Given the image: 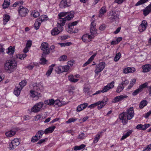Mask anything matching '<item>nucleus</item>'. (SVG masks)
Masks as SVG:
<instances>
[{
  "instance_id": "48",
  "label": "nucleus",
  "mask_w": 151,
  "mask_h": 151,
  "mask_svg": "<svg viewBox=\"0 0 151 151\" xmlns=\"http://www.w3.org/2000/svg\"><path fill=\"white\" fill-rule=\"evenodd\" d=\"M39 137L36 135V134L35 136L33 137L31 139V141L33 142H36L38 140H39L40 138H39Z\"/></svg>"
},
{
  "instance_id": "26",
  "label": "nucleus",
  "mask_w": 151,
  "mask_h": 151,
  "mask_svg": "<svg viewBox=\"0 0 151 151\" xmlns=\"http://www.w3.org/2000/svg\"><path fill=\"white\" fill-rule=\"evenodd\" d=\"M55 64H53L50 66L49 68V69L47 72L46 75L47 76H49L52 73V71L53 69V67L55 66Z\"/></svg>"
},
{
  "instance_id": "31",
  "label": "nucleus",
  "mask_w": 151,
  "mask_h": 151,
  "mask_svg": "<svg viewBox=\"0 0 151 151\" xmlns=\"http://www.w3.org/2000/svg\"><path fill=\"white\" fill-rule=\"evenodd\" d=\"M10 0H4V2L3 4V8L4 9L7 8L10 4Z\"/></svg>"
},
{
  "instance_id": "62",
  "label": "nucleus",
  "mask_w": 151,
  "mask_h": 151,
  "mask_svg": "<svg viewBox=\"0 0 151 151\" xmlns=\"http://www.w3.org/2000/svg\"><path fill=\"white\" fill-rule=\"evenodd\" d=\"M92 61L89 58L88 60L86 61L83 65V67H85L88 64L91 62Z\"/></svg>"
},
{
  "instance_id": "44",
  "label": "nucleus",
  "mask_w": 151,
  "mask_h": 151,
  "mask_svg": "<svg viewBox=\"0 0 151 151\" xmlns=\"http://www.w3.org/2000/svg\"><path fill=\"white\" fill-rule=\"evenodd\" d=\"M12 142L14 144V145L16 147L18 146L20 144L19 140L17 139H14L12 141Z\"/></svg>"
},
{
  "instance_id": "11",
  "label": "nucleus",
  "mask_w": 151,
  "mask_h": 151,
  "mask_svg": "<svg viewBox=\"0 0 151 151\" xmlns=\"http://www.w3.org/2000/svg\"><path fill=\"white\" fill-rule=\"evenodd\" d=\"M106 64L105 62H102L96 65L95 72L98 74L103 70L105 67Z\"/></svg>"
},
{
  "instance_id": "27",
  "label": "nucleus",
  "mask_w": 151,
  "mask_h": 151,
  "mask_svg": "<svg viewBox=\"0 0 151 151\" xmlns=\"http://www.w3.org/2000/svg\"><path fill=\"white\" fill-rule=\"evenodd\" d=\"M16 134V132L13 130H11L9 131L6 132L5 133L6 136L8 137H11L14 135Z\"/></svg>"
},
{
  "instance_id": "52",
  "label": "nucleus",
  "mask_w": 151,
  "mask_h": 151,
  "mask_svg": "<svg viewBox=\"0 0 151 151\" xmlns=\"http://www.w3.org/2000/svg\"><path fill=\"white\" fill-rule=\"evenodd\" d=\"M151 149V144L147 146V147L144 148L142 151H150Z\"/></svg>"
},
{
  "instance_id": "54",
  "label": "nucleus",
  "mask_w": 151,
  "mask_h": 151,
  "mask_svg": "<svg viewBox=\"0 0 151 151\" xmlns=\"http://www.w3.org/2000/svg\"><path fill=\"white\" fill-rule=\"evenodd\" d=\"M77 120L76 119H74L73 118H70L66 122L67 123L69 124L72 122H74L76 121Z\"/></svg>"
},
{
  "instance_id": "25",
  "label": "nucleus",
  "mask_w": 151,
  "mask_h": 151,
  "mask_svg": "<svg viewBox=\"0 0 151 151\" xmlns=\"http://www.w3.org/2000/svg\"><path fill=\"white\" fill-rule=\"evenodd\" d=\"M3 24L5 25L9 21L10 19V17L8 14H6L4 15L3 17Z\"/></svg>"
},
{
  "instance_id": "3",
  "label": "nucleus",
  "mask_w": 151,
  "mask_h": 151,
  "mask_svg": "<svg viewBox=\"0 0 151 151\" xmlns=\"http://www.w3.org/2000/svg\"><path fill=\"white\" fill-rule=\"evenodd\" d=\"M74 14V12L73 11L69 12H61L58 14L59 18L58 20L60 22H62V23H64V25L65 22L69 21L73 18Z\"/></svg>"
},
{
  "instance_id": "22",
  "label": "nucleus",
  "mask_w": 151,
  "mask_h": 151,
  "mask_svg": "<svg viewBox=\"0 0 151 151\" xmlns=\"http://www.w3.org/2000/svg\"><path fill=\"white\" fill-rule=\"evenodd\" d=\"M135 71V69L134 68L128 67L124 69L123 70V72L124 73L127 74L133 73Z\"/></svg>"
},
{
  "instance_id": "64",
  "label": "nucleus",
  "mask_w": 151,
  "mask_h": 151,
  "mask_svg": "<svg viewBox=\"0 0 151 151\" xmlns=\"http://www.w3.org/2000/svg\"><path fill=\"white\" fill-rule=\"evenodd\" d=\"M147 88L149 92V95L151 96V85L147 87Z\"/></svg>"
},
{
  "instance_id": "18",
  "label": "nucleus",
  "mask_w": 151,
  "mask_h": 151,
  "mask_svg": "<svg viewBox=\"0 0 151 151\" xmlns=\"http://www.w3.org/2000/svg\"><path fill=\"white\" fill-rule=\"evenodd\" d=\"M93 38V37L92 36L86 34L82 36V39L84 42H87L90 41L91 39Z\"/></svg>"
},
{
  "instance_id": "24",
  "label": "nucleus",
  "mask_w": 151,
  "mask_h": 151,
  "mask_svg": "<svg viewBox=\"0 0 151 151\" xmlns=\"http://www.w3.org/2000/svg\"><path fill=\"white\" fill-rule=\"evenodd\" d=\"M142 68L143 72H147L150 70L151 65L150 64L145 65L142 66Z\"/></svg>"
},
{
  "instance_id": "47",
  "label": "nucleus",
  "mask_w": 151,
  "mask_h": 151,
  "mask_svg": "<svg viewBox=\"0 0 151 151\" xmlns=\"http://www.w3.org/2000/svg\"><path fill=\"white\" fill-rule=\"evenodd\" d=\"M148 85V83L147 82H146L145 83H144L141 85H140L139 87V88H140V89L141 90V91H142V89L144 88H147L148 87L147 86Z\"/></svg>"
},
{
  "instance_id": "15",
  "label": "nucleus",
  "mask_w": 151,
  "mask_h": 151,
  "mask_svg": "<svg viewBox=\"0 0 151 151\" xmlns=\"http://www.w3.org/2000/svg\"><path fill=\"white\" fill-rule=\"evenodd\" d=\"M114 82L112 81L110 83L108 84L106 86H105L103 88L102 92L104 93L107 91L113 88L114 86Z\"/></svg>"
},
{
  "instance_id": "50",
  "label": "nucleus",
  "mask_w": 151,
  "mask_h": 151,
  "mask_svg": "<svg viewBox=\"0 0 151 151\" xmlns=\"http://www.w3.org/2000/svg\"><path fill=\"white\" fill-rule=\"evenodd\" d=\"M67 57V56L63 55L61 56L59 58V59L60 61H63L66 60Z\"/></svg>"
},
{
  "instance_id": "9",
  "label": "nucleus",
  "mask_w": 151,
  "mask_h": 151,
  "mask_svg": "<svg viewBox=\"0 0 151 151\" xmlns=\"http://www.w3.org/2000/svg\"><path fill=\"white\" fill-rule=\"evenodd\" d=\"M43 103L42 102H40L36 104L32 108V111L35 113L39 112L43 107Z\"/></svg>"
},
{
  "instance_id": "41",
  "label": "nucleus",
  "mask_w": 151,
  "mask_h": 151,
  "mask_svg": "<svg viewBox=\"0 0 151 151\" xmlns=\"http://www.w3.org/2000/svg\"><path fill=\"white\" fill-rule=\"evenodd\" d=\"M121 56V53L120 52H119L117 53L114 58V60L115 61H117L120 58Z\"/></svg>"
},
{
  "instance_id": "29",
  "label": "nucleus",
  "mask_w": 151,
  "mask_h": 151,
  "mask_svg": "<svg viewBox=\"0 0 151 151\" xmlns=\"http://www.w3.org/2000/svg\"><path fill=\"white\" fill-rule=\"evenodd\" d=\"M14 47L10 46L8 49L7 53L9 55H12L14 52Z\"/></svg>"
},
{
  "instance_id": "57",
  "label": "nucleus",
  "mask_w": 151,
  "mask_h": 151,
  "mask_svg": "<svg viewBox=\"0 0 151 151\" xmlns=\"http://www.w3.org/2000/svg\"><path fill=\"white\" fill-rule=\"evenodd\" d=\"M32 45V41L30 40L28 41L26 44V47L29 48Z\"/></svg>"
},
{
  "instance_id": "8",
  "label": "nucleus",
  "mask_w": 151,
  "mask_h": 151,
  "mask_svg": "<svg viewBox=\"0 0 151 151\" xmlns=\"http://www.w3.org/2000/svg\"><path fill=\"white\" fill-rule=\"evenodd\" d=\"M47 20V17H46L45 15L42 16L40 17L37 18L34 24V27L35 29L36 30L38 29L39 28L41 23Z\"/></svg>"
},
{
  "instance_id": "46",
  "label": "nucleus",
  "mask_w": 151,
  "mask_h": 151,
  "mask_svg": "<svg viewBox=\"0 0 151 151\" xmlns=\"http://www.w3.org/2000/svg\"><path fill=\"white\" fill-rule=\"evenodd\" d=\"M16 147L14 145L12 142L9 143V148L10 150H13Z\"/></svg>"
},
{
  "instance_id": "40",
  "label": "nucleus",
  "mask_w": 151,
  "mask_h": 151,
  "mask_svg": "<svg viewBox=\"0 0 151 151\" xmlns=\"http://www.w3.org/2000/svg\"><path fill=\"white\" fill-rule=\"evenodd\" d=\"M60 45L61 47H65L66 46H69L71 44L70 42H67L66 43H59L58 44Z\"/></svg>"
},
{
  "instance_id": "36",
  "label": "nucleus",
  "mask_w": 151,
  "mask_h": 151,
  "mask_svg": "<svg viewBox=\"0 0 151 151\" xmlns=\"http://www.w3.org/2000/svg\"><path fill=\"white\" fill-rule=\"evenodd\" d=\"M147 102L146 100H143L140 102L139 104V107L140 109H142L147 105Z\"/></svg>"
},
{
  "instance_id": "6",
  "label": "nucleus",
  "mask_w": 151,
  "mask_h": 151,
  "mask_svg": "<svg viewBox=\"0 0 151 151\" xmlns=\"http://www.w3.org/2000/svg\"><path fill=\"white\" fill-rule=\"evenodd\" d=\"M40 85L37 84H34L33 85V89L34 90L33 91L32 90L30 91V93L32 95V96L34 97H37V98H39V97L41 96L40 93H38L35 91H41L42 90L40 88Z\"/></svg>"
},
{
  "instance_id": "19",
  "label": "nucleus",
  "mask_w": 151,
  "mask_h": 151,
  "mask_svg": "<svg viewBox=\"0 0 151 151\" xmlns=\"http://www.w3.org/2000/svg\"><path fill=\"white\" fill-rule=\"evenodd\" d=\"M128 97V96L126 95H121L119 96H118L115 97L113 99L112 102L113 103H116Z\"/></svg>"
},
{
  "instance_id": "2",
  "label": "nucleus",
  "mask_w": 151,
  "mask_h": 151,
  "mask_svg": "<svg viewBox=\"0 0 151 151\" xmlns=\"http://www.w3.org/2000/svg\"><path fill=\"white\" fill-rule=\"evenodd\" d=\"M17 65V62L14 60H7L4 63V69L7 73H10L16 69Z\"/></svg>"
},
{
  "instance_id": "4",
  "label": "nucleus",
  "mask_w": 151,
  "mask_h": 151,
  "mask_svg": "<svg viewBox=\"0 0 151 151\" xmlns=\"http://www.w3.org/2000/svg\"><path fill=\"white\" fill-rule=\"evenodd\" d=\"M108 100L107 99H104L102 101H99L97 102L91 104L88 106V107L92 109L96 106H98V109L99 110L102 108L107 103Z\"/></svg>"
},
{
  "instance_id": "1",
  "label": "nucleus",
  "mask_w": 151,
  "mask_h": 151,
  "mask_svg": "<svg viewBox=\"0 0 151 151\" xmlns=\"http://www.w3.org/2000/svg\"><path fill=\"white\" fill-rule=\"evenodd\" d=\"M134 115L133 108L131 107L128 109L126 112L120 114L119 115V118L122 120L123 124H126L127 123L128 120L131 119L133 117Z\"/></svg>"
},
{
  "instance_id": "43",
  "label": "nucleus",
  "mask_w": 151,
  "mask_h": 151,
  "mask_svg": "<svg viewBox=\"0 0 151 151\" xmlns=\"http://www.w3.org/2000/svg\"><path fill=\"white\" fill-rule=\"evenodd\" d=\"M148 0H140L135 5L136 6H138V5H140L142 4H144Z\"/></svg>"
},
{
  "instance_id": "56",
  "label": "nucleus",
  "mask_w": 151,
  "mask_h": 151,
  "mask_svg": "<svg viewBox=\"0 0 151 151\" xmlns=\"http://www.w3.org/2000/svg\"><path fill=\"white\" fill-rule=\"evenodd\" d=\"M129 82L128 80H125V81H122L121 83H120L122 84L124 86H126L128 84Z\"/></svg>"
},
{
  "instance_id": "14",
  "label": "nucleus",
  "mask_w": 151,
  "mask_h": 151,
  "mask_svg": "<svg viewBox=\"0 0 151 151\" xmlns=\"http://www.w3.org/2000/svg\"><path fill=\"white\" fill-rule=\"evenodd\" d=\"M147 26V24L146 20H143L139 27V30L140 32L145 31Z\"/></svg>"
},
{
  "instance_id": "32",
  "label": "nucleus",
  "mask_w": 151,
  "mask_h": 151,
  "mask_svg": "<svg viewBox=\"0 0 151 151\" xmlns=\"http://www.w3.org/2000/svg\"><path fill=\"white\" fill-rule=\"evenodd\" d=\"M102 132H100L98 133L94 139L93 142L94 143H96L98 142Z\"/></svg>"
},
{
  "instance_id": "60",
  "label": "nucleus",
  "mask_w": 151,
  "mask_h": 151,
  "mask_svg": "<svg viewBox=\"0 0 151 151\" xmlns=\"http://www.w3.org/2000/svg\"><path fill=\"white\" fill-rule=\"evenodd\" d=\"M58 69L59 70V73L63 72V66H60L58 67Z\"/></svg>"
},
{
  "instance_id": "35",
  "label": "nucleus",
  "mask_w": 151,
  "mask_h": 151,
  "mask_svg": "<svg viewBox=\"0 0 151 151\" xmlns=\"http://www.w3.org/2000/svg\"><path fill=\"white\" fill-rule=\"evenodd\" d=\"M124 87L122 84L120 83L116 89V92L117 93H120L124 89Z\"/></svg>"
},
{
  "instance_id": "61",
  "label": "nucleus",
  "mask_w": 151,
  "mask_h": 151,
  "mask_svg": "<svg viewBox=\"0 0 151 151\" xmlns=\"http://www.w3.org/2000/svg\"><path fill=\"white\" fill-rule=\"evenodd\" d=\"M89 88H84L83 91L85 93L88 94L89 93Z\"/></svg>"
},
{
  "instance_id": "39",
  "label": "nucleus",
  "mask_w": 151,
  "mask_h": 151,
  "mask_svg": "<svg viewBox=\"0 0 151 151\" xmlns=\"http://www.w3.org/2000/svg\"><path fill=\"white\" fill-rule=\"evenodd\" d=\"M136 81V79H132L131 81H130V84L127 88L128 89H130L132 87L133 85L135 84Z\"/></svg>"
},
{
  "instance_id": "49",
  "label": "nucleus",
  "mask_w": 151,
  "mask_h": 151,
  "mask_svg": "<svg viewBox=\"0 0 151 151\" xmlns=\"http://www.w3.org/2000/svg\"><path fill=\"white\" fill-rule=\"evenodd\" d=\"M32 14L33 17L35 18L37 17L40 15L39 13L37 11H34L32 12Z\"/></svg>"
},
{
  "instance_id": "30",
  "label": "nucleus",
  "mask_w": 151,
  "mask_h": 151,
  "mask_svg": "<svg viewBox=\"0 0 151 151\" xmlns=\"http://www.w3.org/2000/svg\"><path fill=\"white\" fill-rule=\"evenodd\" d=\"M106 8L104 6L102 7L99 11V17H101L104 14L106 13Z\"/></svg>"
},
{
  "instance_id": "28",
  "label": "nucleus",
  "mask_w": 151,
  "mask_h": 151,
  "mask_svg": "<svg viewBox=\"0 0 151 151\" xmlns=\"http://www.w3.org/2000/svg\"><path fill=\"white\" fill-rule=\"evenodd\" d=\"M74 76L73 75H70L68 76V80L71 82L73 83H76L78 82L79 79H76L74 78Z\"/></svg>"
},
{
  "instance_id": "17",
  "label": "nucleus",
  "mask_w": 151,
  "mask_h": 151,
  "mask_svg": "<svg viewBox=\"0 0 151 151\" xmlns=\"http://www.w3.org/2000/svg\"><path fill=\"white\" fill-rule=\"evenodd\" d=\"M150 124H145L144 125H142V124H138L136 126V128L137 129L139 130H145L150 127Z\"/></svg>"
},
{
  "instance_id": "16",
  "label": "nucleus",
  "mask_w": 151,
  "mask_h": 151,
  "mask_svg": "<svg viewBox=\"0 0 151 151\" xmlns=\"http://www.w3.org/2000/svg\"><path fill=\"white\" fill-rule=\"evenodd\" d=\"M70 5V3L67 2V0H62L61 1L59 4L60 8L62 9L68 7Z\"/></svg>"
},
{
  "instance_id": "7",
  "label": "nucleus",
  "mask_w": 151,
  "mask_h": 151,
  "mask_svg": "<svg viewBox=\"0 0 151 151\" xmlns=\"http://www.w3.org/2000/svg\"><path fill=\"white\" fill-rule=\"evenodd\" d=\"M119 15L116 12L111 11L109 13L108 19L111 22L117 21L119 19Z\"/></svg>"
},
{
  "instance_id": "10",
  "label": "nucleus",
  "mask_w": 151,
  "mask_h": 151,
  "mask_svg": "<svg viewBox=\"0 0 151 151\" xmlns=\"http://www.w3.org/2000/svg\"><path fill=\"white\" fill-rule=\"evenodd\" d=\"M41 49L43 51L42 54H48L50 53V50L48 47L47 43L44 42L42 43L41 46Z\"/></svg>"
},
{
  "instance_id": "58",
  "label": "nucleus",
  "mask_w": 151,
  "mask_h": 151,
  "mask_svg": "<svg viewBox=\"0 0 151 151\" xmlns=\"http://www.w3.org/2000/svg\"><path fill=\"white\" fill-rule=\"evenodd\" d=\"M27 55L26 54H21L19 55V58L21 60H24L26 57Z\"/></svg>"
},
{
  "instance_id": "33",
  "label": "nucleus",
  "mask_w": 151,
  "mask_h": 151,
  "mask_svg": "<svg viewBox=\"0 0 151 151\" xmlns=\"http://www.w3.org/2000/svg\"><path fill=\"white\" fill-rule=\"evenodd\" d=\"M46 54H42V58L40 59V63L41 64H45L47 60L45 58Z\"/></svg>"
},
{
  "instance_id": "42",
  "label": "nucleus",
  "mask_w": 151,
  "mask_h": 151,
  "mask_svg": "<svg viewBox=\"0 0 151 151\" xmlns=\"http://www.w3.org/2000/svg\"><path fill=\"white\" fill-rule=\"evenodd\" d=\"M54 104L55 105H56L58 106H61L63 104L59 100H56L55 101H54Z\"/></svg>"
},
{
  "instance_id": "59",
  "label": "nucleus",
  "mask_w": 151,
  "mask_h": 151,
  "mask_svg": "<svg viewBox=\"0 0 151 151\" xmlns=\"http://www.w3.org/2000/svg\"><path fill=\"white\" fill-rule=\"evenodd\" d=\"M47 138H46L45 139H41L40 140L37 142V144H40L42 143L45 142L47 139Z\"/></svg>"
},
{
  "instance_id": "45",
  "label": "nucleus",
  "mask_w": 151,
  "mask_h": 151,
  "mask_svg": "<svg viewBox=\"0 0 151 151\" xmlns=\"http://www.w3.org/2000/svg\"><path fill=\"white\" fill-rule=\"evenodd\" d=\"M44 133V131L43 130H40L37 133L36 135L39 137V138H41L42 137V136Z\"/></svg>"
},
{
  "instance_id": "38",
  "label": "nucleus",
  "mask_w": 151,
  "mask_h": 151,
  "mask_svg": "<svg viewBox=\"0 0 151 151\" xmlns=\"http://www.w3.org/2000/svg\"><path fill=\"white\" fill-rule=\"evenodd\" d=\"M86 147V145L84 144H82L79 146H76L74 147V150H81Z\"/></svg>"
},
{
  "instance_id": "34",
  "label": "nucleus",
  "mask_w": 151,
  "mask_h": 151,
  "mask_svg": "<svg viewBox=\"0 0 151 151\" xmlns=\"http://www.w3.org/2000/svg\"><path fill=\"white\" fill-rule=\"evenodd\" d=\"M22 90L20 89L19 86H17L15 88L14 93L17 96H18L19 95L21 91Z\"/></svg>"
},
{
  "instance_id": "51",
  "label": "nucleus",
  "mask_w": 151,
  "mask_h": 151,
  "mask_svg": "<svg viewBox=\"0 0 151 151\" xmlns=\"http://www.w3.org/2000/svg\"><path fill=\"white\" fill-rule=\"evenodd\" d=\"M142 91L139 88L135 90L133 92L132 95L134 96L137 94L139 92H141Z\"/></svg>"
},
{
  "instance_id": "5",
  "label": "nucleus",
  "mask_w": 151,
  "mask_h": 151,
  "mask_svg": "<svg viewBox=\"0 0 151 151\" xmlns=\"http://www.w3.org/2000/svg\"><path fill=\"white\" fill-rule=\"evenodd\" d=\"M57 25L58 27L54 28L51 31L52 35H56L63 31V28L62 26L64 25V23L62 24V22H60L58 20Z\"/></svg>"
},
{
  "instance_id": "55",
  "label": "nucleus",
  "mask_w": 151,
  "mask_h": 151,
  "mask_svg": "<svg viewBox=\"0 0 151 151\" xmlns=\"http://www.w3.org/2000/svg\"><path fill=\"white\" fill-rule=\"evenodd\" d=\"M85 137V134L83 133H81L78 135V138L79 139H83Z\"/></svg>"
},
{
  "instance_id": "37",
  "label": "nucleus",
  "mask_w": 151,
  "mask_h": 151,
  "mask_svg": "<svg viewBox=\"0 0 151 151\" xmlns=\"http://www.w3.org/2000/svg\"><path fill=\"white\" fill-rule=\"evenodd\" d=\"M27 83V81L25 80H23L19 84V87L20 89H22L23 87Z\"/></svg>"
},
{
  "instance_id": "53",
  "label": "nucleus",
  "mask_w": 151,
  "mask_h": 151,
  "mask_svg": "<svg viewBox=\"0 0 151 151\" xmlns=\"http://www.w3.org/2000/svg\"><path fill=\"white\" fill-rule=\"evenodd\" d=\"M63 72H67L70 68V67L68 65H65L63 66Z\"/></svg>"
},
{
  "instance_id": "21",
  "label": "nucleus",
  "mask_w": 151,
  "mask_h": 151,
  "mask_svg": "<svg viewBox=\"0 0 151 151\" xmlns=\"http://www.w3.org/2000/svg\"><path fill=\"white\" fill-rule=\"evenodd\" d=\"M88 104L87 103L81 104L77 107L76 111L77 112H80L85 109L88 106Z\"/></svg>"
},
{
  "instance_id": "20",
  "label": "nucleus",
  "mask_w": 151,
  "mask_h": 151,
  "mask_svg": "<svg viewBox=\"0 0 151 151\" xmlns=\"http://www.w3.org/2000/svg\"><path fill=\"white\" fill-rule=\"evenodd\" d=\"M78 21H76L72 23H70L68 24V30L70 33H73V26L76 25L78 23Z\"/></svg>"
},
{
  "instance_id": "12",
  "label": "nucleus",
  "mask_w": 151,
  "mask_h": 151,
  "mask_svg": "<svg viewBox=\"0 0 151 151\" xmlns=\"http://www.w3.org/2000/svg\"><path fill=\"white\" fill-rule=\"evenodd\" d=\"M29 11L26 8L22 6H20L18 12L20 16L25 17Z\"/></svg>"
},
{
  "instance_id": "13",
  "label": "nucleus",
  "mask_w": 151,
  "mask_h": 151,
  "mask_svg": "<svg viewBox=\"0 0 151 151\" xmlns=\"http://www.w3.org/2000/svg\"><path fill=\"white\" fill-rule=\"evenodd\" d=\"M96 26V22L95 20H93L91 22L90 29V32L92 36L96 35L97 33V30L95 28Z\"/></svg>"
},
{
  "instance_id": "23",
  "label": "nucleus",
  "mask_w": 151,
  "mask_h": 151,
  "mask_svg": "<svg viewBox=\"0 0 151 151\" xmlns=\"http://www.w3.org/2000/svg\"><path fill=\"white\" fill-rule=\"evenodd\" d=\"M55 128V126L50 127L46 129L44 131V133L45 134L52 133Z\"/></svg>"
},
{
  "instance_id": "63",
  "label": "nucleus",
  "mask_w": 151,
  "mask_h": 151,
  "mask_svg": "<svg viewBox=\"0 0 151 151\" xmlns=\"http://www.w3.org/2000/svg\"><path fill=\"white\" fill-rule=\"evenodd\" d=\"M133 132V130H131L127 132L125 134L128 137Z\"/></svg>"
}]
</instances>
